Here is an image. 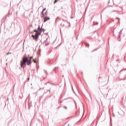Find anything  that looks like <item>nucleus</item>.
I'll list each match as a JSON object with an SVG mask.
<instances>
[{
    "instance_id": "1",
    "label": "nucleus",
    "mask_w": 126,
    "mask_h": 126,
    "mask_svg": "<svg viewBox=\"0 0 126 126\" xmlns=\"http://www.w3.org/2000/svg\"><path fill=\"white\" fill-rule=\"evenodd\" d=\"M33 59V57H31L29 59L27 57H23L22 61H21V67H25L26 66V63L28 65H30L31 64V61Z\"/></svg>"
},
{
    "instance_id": "2",
    "label": "nucleus",
    "mask_w": 126,
    "mask_h": 126,
    "mask_svg": "<svg viewBox=\"0 0 126 126\" xmlns=\"http://www.w3.org/2000/svg\"><path fill=\"white\" fill-rule=\"evenodd\" d=\"M33 32H35V35H32V37L33 38V40L37 41V39L39 38V35H41V33H42V30H41L40 27H38L37 30H34Z\"/></svg>"
},
{
    "instance_id": "3",
    "label": "nucleus",
    "mask_w": 126,
    "mask_h": 126,
    "mask_svg": "<svg viewBox=\"0 0 126 126\" xmlns=\"http://www.w3.org/2000/svg\"><path fill=\"white\" fill-rule=\"evenodd\" d=\"M46 10V8L43 9L42 11L41 12V14L42 15V18L44 17V21L43 22H46L48 20H50V18L49 17H46L48 13V11H46L45 13H44V11Z\"/></svg>"
},
{
    "instance_id": "4",
    "label": "nucleus",
    "mask_w": 126,
    "mask_h": 126,
    "mask_svg": "<svg viewBox=\"0 0 126 126\" xmlns=\"http://www.w3.org/2000/svg\"><path fill=\"white\" fill-rule=\"evenodd\" d=\"M40 30H41V32H45V30L43 29H41L40 28Z\"/></svg>"
},
{
    "instance_id": "5",
    "label": "nucleus",
    "mask_w": 126,
    "mask_h": 126,
    "mask_svg": "<svg viewBox=\"0 0 126 126\" xmlns=\"http://www.w3.org/2000/svg\"><path fill=\"white\" fill-rule=\"evenodd\" d=\"M58 0H55L54 3H56V2H58Z\"/></svg>"
},
{
    "instance_id": "6",
    "label": "nucleus",
    "mask_w": 126,
    "mask_h": 126,
    "mask_svg": "<svg viewBox=\"0 0 126 126\" xmlns=\"http://www.w3.org/2000/svg\"><path fill=\"white\" fill-rule=\"evenodd\" d=\"M33 63H37V61H36V60H33Z\"/></svg>"
},
{
    "instance_id": "7",
    "label": "nucleus",
    "mask_w": 126,
    "mask_h": 126,
    "mask_svg": "<svg viewBox=\"0 0 126 126\" xmlns=\"http://www.w3.org/2000/svg\"><path fill=\"white\" fill-rule=\"evenodd\" d=\"M86 46L88 47H89V44H86Z\"/></svg>"
}]
</instances>
